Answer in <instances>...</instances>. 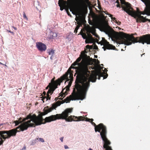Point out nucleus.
I'll return each instance as SVG.
<instances>
[{
  "label": "nucleus",
  "instance_id": "obj_1",
  "mask_svg": "<svg viewBox=\"0 0 150 150\" xmlns=\"http://www.w3.org/2000/svg\"><path fill=\"white\" fill-rule=\"evenodd\" d=\"M122 10L129 15L136 19L137 23L150 22V0H120ZM126 45H129L132 43H145L150 44V34L143 35L136 38L133 34L129 35L122 32L118 35Z\"/></svg>",
  "mask_w": 150,
  "mask_h": 150
},
{
  "label": "nucleus",
  "instance_id": "obj_2",
  "mask_svg": "<svg viewBox=\"0 0 150 150\" xmlns=\"http://www.w3.org/2000/svg\"><path fill=\"white\" fill-rule=\"evenodd\" d=\"M56 107L55 104H53L52 106L50 108L48 106L45 107L43 110V112H41L38 116H36L35 114L33 115H27L26 118L23 119L22 122H23L17 127V129H19L21 131H23L27 130L29 127L41 125L43 123L42 122L44 120V123L47 122L45 121V119H43L42 116L47 114L54 109H55Z\"/></svg>",
  "mask_w": 150,
  "mask_h": 150
},
{
  "label": "nucleus",
  "instance_id": "obj_3",
  "mask_svg": "<svg viewBox=\"0 0 150 150\" xmlns=\"http://www.w3.org/2000/svg\"><path fill=\"white\" fill-rule=\"evenodd\" d=\"M85 57L81 54L71 66L72 68L76 69L77 74L76 82L78 81L79 83L85 82L88 79L90 73L88 68L89 61Z\"/></svg>",
  "mask_w": 150,
  "mask_h": 150
},
{
  "label": "nucleus",
  "instance_id": "obj_4",
  "mask_svg": "<svg viewBox=\"0 0 150 150\" xmlns=\"http://www.w3.org/2000/svg\"><path fill=\"white\" fill-rule=\"evenodd\" d=\"M73 109L72 108H68L65 110L61 114L52 115L50 116L47 117L45 118V121L47 122H50L57 120L62 119L65 120L66 121L70 122L72 121H83L85 119H86V121L91 122V121H93V119L85 118L82 116L76 117L74 115H70L69 116L70 113L72 112Z\"/></svg>",
  "mask_w": 150,
  "mask_h": 150
},
{
  "label": "nucleus",
  "instance_id": "obj_5",
  "mask_svg": "<svg viewBox=\"0 0 150 150\" xmlns=\"http://www.w3.org/2000/svg\"><path fill=\"white\" fill-rule=\"evenodd\" d=\"M76 84L75 85V88H74L73 92L71 95H70L69 97H67L64 100V102L66 103H69L71 100H73L74 98L77 96L79 99L82 100L85 98L86 95L88 91H85L83 89V83H79L78 81L76 82L75 81ZM61 103L60 101H58L56 103H53L55 104L57 106H59L61 103Z\"/></svg>",
  "mask_w": 150,
  "mask_h": 150
},
{
  "label": "nucleus",
  "instance_id": "obj_6",
  "mask_svg": "<svg viewBox=\"0 0 150 150\" xmlns=\"http://www.w3.org/2000/svg\"><path fill=\"white\" fill-rule=\"evenodd\" d=\"M104 68L100 66L98 67H93L92 69H94L95 70L92 71V73L91 75L89 73V76L88 79L85 82L83 83V89L85 91H88L90 86V81L94 82L96 81L97 79V76H98V79H100L101 77H103V79H105L107 78L108 74H106L105 76V71L102 72L101 70L103 71V69Z\"/></svg>",
  "mask_w": 150,
  "mask_h": 150
},
{
  "label": "nucleus",
  "instance_id": "obj_7",
  "mask_svg": "<svg viewBox=\"0 0 150 150\" xmlns=\"http://www.w3.org/2000/svg\"><path fill=\"white\" fill-rule=\"evenodd\" d=\"M20 131V129H17V127L9 130L0 131V139L4 141L6 139H9L12 136H15L17 132Z\"/></svg>",
  "mask_w": 150,
  "mask_h": 150
},
{
  "label": "nucleus",
  "instance_id": "obj_8",
  "mask_svg": "<svg viewBox=\"0 0 150 150\" xmlns=\"http://www.w3.org/2000/svg\"><path fill=\"white\" fill-rule=\"evenodd\" d=\"M107 129L103 132H101L100 134L101 137L104 142L103 147L105 150H112L109 145L111 144L110 142L107 137Z\"/></svg>",
  "mask_w": 150,
  "mask_h": 150
},
{
  "label": "nucleus",
  "instance_id": "obj_9",
  "mask_svg": "<svg viewBox=\"0 0 150 150\" xmlns=\"http://www.w3.org/2000/svg\"><path fill=\"white\" fill-rule=\"evenodd\" d=\"M68 73H67L65 74L60 78L58 79L55 81H54L55 77H54L51 80L50 83H51L53 86V90H55L57 87L58 85H60L61 82H62L63 80L67 78Z\"/></svg>",
  "mask_w": 150,
  "mask_h": 150
},
{
  "label": "nucleus",
  "instance_id": "obj_10",
  "mask_svg": "<svg viewBox=\"0 0 150 150\" xmlns=\"http://www.w3.org/2000/svg\"><path fill=\"white\" fill-rule=\"evenodd\" d=\"M99 44H100L101 45H103L104 46L102 47L104 51H105L106 49L108 50H115V46L109 44L104 38H102V40L98 42Z\"/></svg>",
  "mask_w": 150,
  "mask_h": 150
},
{
  "label": "nucleus",
  "instance_id": "obj_11",
  "mask_svg": "<svg viewBox=\"0 0 150 150\" xmlns=\"http://www.w3.org/2000/svg\"><path fill=\"white\" fill-rule=\"evenodd\" d=\"M91 123L92 125L95 127V130L96 132H98L100 133L101 132H103L107 129L106 127L105 126L103 123H100L98 125H96V124L91 121Z\"/></svg>",
  "mask_w": 150,
  "mask_h": 150
},
{
  "label": "nucleus",
  "instance_id": "obj_12",
  "mask_svg": "<svg viewBox=\"0 0 150 150\" xmlns=\"http://www.w3.org/2000/svg\"><path fill=\"white\" fill-rule=\"evenodd\" d=\"M36 47L40 52L45 51L47 49V46L45 44L41 42L36 43Z\"/></svg>",
  "mask_w": 150,
  "mask_h": 150
},
{
  "label": "nucleus",
  "instance_id": "obj_13",
  "mask_svg": "<svg viewBox=\"0 0 150 150\" xmlns=\"http://www.w3.org/2000/svg\"><path fill=\"white\" fill-rule=\"evenodd\" d=\"M72 68L71 67L68 70L67 72H66V73L65 74H66L67 73H68V75L69 74V78H70V79H71V80H72L73 79V74L72 72L71 71V68ZM65 79L67 80V81H69V79L68 78V76H67V78Z\"/></svg>",
  "mask_w": 150,
  "mask_h": 150
},
{
  "label": "nucleus",
  "instance_id": "obj_14",
  "mask_svg": "<svg viewBox=\"0 0 150 150\" xmlns=\"http://www.w3.org/2000/svg\"><path fill=\"white\" fill-rule=\"evenodd\" d=\"M87 38L85 40V42L86 43H89L92 42L94 39L91 34L88 33L87 34Z\"/></svg>",
  "mask_w": 150,
  "mask_h": 150
},
{
  "label": "nucleus",
  "instance_id": "obj_15",
  "mask_svg": "<svg viewBox=\"0 0 150 150\" xmlns=\"http://www.w3.org/2000/svg\"><path fill=\"white\" fill-rule=\"evenodd\" d=\"M60 5H59L60 7H61V6H62L64 8H68L70 7V6L69 5L67 2L66 1L63 0L61 1L60 2Z\"/></svg>",
  "mask_w": 150,
  "mask_h": 150
},
{
  "label": "nucleus",
  "instance_id": "obj_16",
  "mask_svg": "<svg viewBox=\"0 0 150 150\" xmlns=\"http://www.w3.org/2000/svg\"><path fill=\"white\" fill-rule=\"evenodd\" d=\"M53 87L52 85H51V83H49L48 85L46 88V89H48V88H49V89L47 91V93H50V95H51L52 94L53 91L55 90H53L54 89L53 88H54Z\"/></svg>",
  "mask_w": 150,
  "mask_h": 150
},
{
  "label": "nucleus",
  "instance_id": "obj_17",
  "mask_svg": "<svg viewBox=\"0 0 150 150\" xmlns=\"http://www.w3.org/2000/svg\"><path fill=\"white\" fill-rule=\"evenodd\" d=\"M89 50H88L87 49L86 50H85L83 51H82L81 52V55H82L83 56H85L86 58L88 59L89 60V58H90L89 56H88L86 54V53H87Z\"/></svg>",
  "mask_w": 150,
  "mask_h": 150
},
{
  "label": "nucleus",
  "instance_id": "obj_18",
  "mask_svg": "<svg viewBox=\"0 0 150 150\" xmlns=\"http://www.w3.org/2000/svg\"><path fill=\"white\" fill-rule=\"evenodd\" d=\"M91 33L93 35L96 37L95 39L97 43H98L99 40L100 39L99 35L95 32H92Z\"/></svg>",
  "mask_w": 150,
  "mask_h": 150
},
{
  "label": "nucleus",
  "instance_id": "obj_19",
  "mask_svg": "<svg viewBox=\"0 0 150 150\" xmlns=\"http://www.w3.org/2000/svg\"><path fill=\"white\" fill-rule=\"evenodd\" d=\"M105 30L106 33L109 34H111L112 33V31L113 30L112 29L110 28V27L109 28H105Z\"/></svg>",
  "mask_w": 150,
  "mask_h": 150
},
{
  "label": "nucleus",
  "instance_id": "obj_20",
  "mask_svg": "<svg viewBox=\"0 0 150 150\" xmlns=\"http://www.w3.org/2000/svg\"><path fill=\"white\" fill-rule=\"evenodd\" d=\"M47 52L49 55H52V56L54 55V50L53 49H48L47 50Z\"/></svg>",
  "mask_w": 150,
  "mask_h": 150
},
{
  "label": "nucleus",
  "instance_id": "obj_21",
  "mask_svg": "<svg viewBox=\"0 0 150 150\" xmlns=\"http://www.w3.org/2000/svg\"><path fill=\"white\" fill-rule=\"evenodd\" d=\"M49 94H50V93H48L47 92V96H46H46H45V97H44L42 99V100L43 101V103H44V100L46 98V100H48V99H50V98H51V97H50V95H49Z\"/></svg>",
  "mask_w": 150,
  "mask_h": 150
},
{
  "label": "nucleus",
  "instance_id": "obj_22",
  "mask_svg": "<svg viewBox=\"0 0 150 150\" xmlns=\"http://www.w3.org/2000/svg\"><path fill=\"white\" fill-rule=\"evenodd\" d=\"M80 34L84 39H86V40L87 39V36L86 33H83V32H81Z\"/></svg>",
  "mask_w": 150,
  "mask_h": 150
},
{
  "label": "nucleus",
  "instance_id": "obj_23",
  "mask_svg": "<svg viewBox=\"0 0 150 150\" xmlns=\"http://www.w3.org/2000/svg\"><path fill=\"white\" fill-rule=\"evenodd\" d=\"M64 93H63L62 94H61L58 97V98H56L55 99V100L56 101L57 100V99H60L61 100H62V99H61V98H60V96H61V97H63V96L64 95Z\"/></svg>",
  "mask_w": 150,
  "mask_h": 150
},
{
  "label": "nucleus",
  "instance_id": "obj_24",
  "mask_svg": "<svg viewBox=\"0 0 150 150\" xmlns=\"http://www.w3.org/2000/svg\"><path fill=\"white\" fill-rule=\"evenodd\" d=\"M86 48L87 49L89 50V49H92L93 48V46H90L89 45H87L86 46Z\"/></svg>",
  "mask_w": 150,
  "mask_h": 150
},
{
  "label": "nucleus",
  "instance_id": "obj_25",
  "mask_svg": "<svg viewBox=\"0 0 150 150\" xmlns=\"http://www.w3.org/2000/svg\"><path fill=\"white\" fill-rule=\"evenodd\" d=\"M21 122V121H19V120H16V121H14V123H15L16 125H18Z\"/></svg>",
  "mask_w": 150,
  "mask_h": 150
},
{
  "label": "nucleus",
  "instance_id": "obj_26",
  "mask_svg": "<svg viewBox=\"0 0 150 150\" xmlns=\"http://www.w3.org/2000/svg\"><path fill=\"white\" fill-rule=\"evenodd\" d=\"M79 28V26H78V25H77L76 27V28H75V30H74V32L75 33H77V30Z\"/></svg>",
  "mask_w": 150,
  "mask_h": 150
},
{
  "label": "nucleus",
  "instance_id": "obj_27",
  "mask_svg": "<svg viewBox=\"0 0 150 150\" xmlns=\"http://www.w3.org/2000/svg\"><path fill=\"white\" fill-rule=\"evenodd\" d=\"M37 140H38L39 141L41 142H44V139H42V138H37Z\"/></svg>",
  "mask_w": 150,
  "mask_h": 150
},
{
  "label": "nucleus",
  "instance_id": "obj_28",
  "mask_svg": "<svg viewBox=\"0 0 150 150\" xmlns=\"http://www.w3.org/2000/svg\"><path fill=\"white\" fill-rule=\"evenodd\" d=\"M93 48L95 50L98 49V46L95 44L94 45Z\"/></svg>",
  "mask_w": 150,
  "mask_h": 150
},
{
  "label": "nucleus",
  "instance_id": "obj_29",
  "mask_svg": "<svg viewBox=\"0 0 150 150\" xmlns=\"http://www.w3.org/2000/svg\"><path fill=\"white\" fill-rule=\"evenodd\" d=\"M23 17L24 18L26 19L27 20H28V18L26 16L25 12L23 13Z\"/></svg>",
  "mask_w": 150,
  "mask_h": 150
},
{
  "label": "nucleus",
  "instance_id": "obj_30",
  "mask_svg": "<svg viewBox=\"0 0 150 150\" xmlns=\"http://www.w3.org/2000/svg\"><path fill=\"white\" fill-rule=\"evenodd\" d=\"M112 20L115 23L117 22V19L115 17H114V18L113 17V18H112Z\"/></svg>",
  "mask_w": 150,
  "mask_h": 150
},
{
  "label": "nucleus",
  "instance_id": "obj_31",
  "mask_svg": "<svg viewBox=\"0 0 150 150\" xmlns=\"http://www.w3.org/2000/svg\"><path fill=\"white\" fill-rule=\"evenodd\" d=\"M69 86H67L66 87V91H68L69 90Z\"/></svg>",
  "mask_w": 150,
  "mask_h": 150
},
{
  "label": "nucleus",
  "instance_id": "obj_32",
  "mask_svg": "<svg viewBox=\"0 0 150 150\" xmlns=\"http://www.w3.org/2000/svg\"><path fill=\"white\" fill-rule=\"evenodd\" d=\"M117 24L118 25H120L121 24V22H120V21H119L118 20H117V22H116Z\"/></svg>",
  "mask_w": 150,
  "mask_h": 150
},
{
  "label": "nucleus",
  "instance_id": "obj_33",
  "mask_svg": "<svg viewBox=\"0 0 150 150\" xmlns=\"http://www.w3.org/2000/svg\"><path fill=\"white\" fill-rule=\"evenodd\" d=\"M72 81V80H70V81L69 82V83L68 86H69V87H70L71 85Z\"/></svg>",
  "mask_w": 150,
  "mask_h": 150
},
{
  "label": "nucleus",
  "instance_id": "obj_34",
  "mask_svg": "<svg viewBox=\"0 0 150 150\" xmlns=\"http://www.w3.org/2000/svg\"><path fill=\"white\" fill-rule=\"evenodd\" d=\"M4 142V140H1L0 141V146L2 144H3V143Z\"/></svg>",
  "mask_w": 150,
  "mask_h": 150
},
{
  "label": "nucleus",
  "instance_id": "obj_35",
  "mask_svg": "<svg viewBox=\"0 0 150 150\" xmlns=\"http://www.w3.org/2000/svg\"><path fill=\"white\" fill-rule=\"evenodd\" d=\"M116 6L117 7H119L120 8V5L119 4V2H118V4H117V5H116Z\"/></svg>",
  "mask_w": 150,
  "mask_h": 150
},
{
  "label": "nucleus",
  "instance_id": "obj_36",
  "mask_svg": "<svg viewBox=\"0 0 150 150\" xmlns=\"http://www.w3.org/2000/svg\"><path fill=\"white\" fill-rule=\"evenodd\" d=\"M67 14L69 16H71L70 13L69 12L68 9L67 11Z\"/></svg>",
  "mask_w": 150,
  "mask_h": 150
},
{
  "label": "nucleus",
  "instance_id": "obj_37",
  "mask_svg": "<svg viewBox=\"0 0 150 150\" xmlns=\"http://www.w3.org/2000/svg\"><path fill=\"white\" fill-rule=\"evenodd\" d=\"M63 137H62L60 138V140L62 142H63Z\"/></svg>",
  "mask_w": 150,
  "mask_h": 150
},
{
  "label": "nucleus",
  "instance_id": "obj_38",
  "mask_svg": "<svg viewBox=\"0 0 150 150\" xmlns=\"http://www.w3.org/2000/svg\"><path fill=\"white\" fill-rule=\"evenodd\" d=\"M64 147L65 149H67L69 148L68 147L67 145H65Z\"/></svg>",
  "mask_w": 150,
  "mask_h": 150
},
{
  "label": "nucleus",
  "instance_id": "obj_39",
  "mask_svg": "<svg viewBox=\"0 0 150 150\" xmlns=\"http://www.w3.org/2000/svg\"><path fill=\"white\" fill-rule=\"evenodd\" d=\"M12 27L15 30H17V28L16 27H14V26H12Z\"/></svg>",
  "mask_w": 150,
  "mask_h": 150
},
{
  "label": "nucleus",
  "instance_id": "obj_40",
  "mask_svg": "<svg viewBox=\"0 0 150 150\" xmlns=\"http://www.w3.org/2000/svg\"><path fill=\"white\" fill-rule=\"evenodd\" d=\"M62 6H61V7H60V9L62 11V10L64 8L63 7L62 8Z\"/></svg>",
  "mask_w": 150,
  "mask_h": 150
},
{
  "label": "nucleus",
  "instance_id": "obj_41",
  "mask_svg": "<svg viewBox=\"0 0 150 150\" xmlns=\"http://www.w3.org/2000/svg\"><path fill=\"white\" fill-rule=\"evenodd\" d=\"M26 149V147L25 146H24L23 148L21 150H25Z\"/></svg>",
  "mask_w": 150,
  "mask_h": 150
},
{
  "label": "nucleus",
  "instance_id": "obj_42",
  "mask_svg": "<svg viewBox=\"0 0 150 150\" xmlns=\"http://www.w3.org/2000/svg\"><path fill=\"white\" fill-rule=\"evenodd\" d=\"M43 94H44V96H45L46 94V92L45 91H44L43 92Z\"/></svg>",
  "mask_w": 150,
  "mask_h": 150
},
{
  "label": "nucleus",
  "instance_id": "obj_43",
  "mask_svg": "<svg viewBox=\"0 0 150 150\" xmlns=\"http://www.w3.org/2000/svg\"><path fill=\"white\" fill-rule=\"evenodd\" d=\"M112 15H111V14H110V16L111 17V19H112V18H113V17H112Z\"/></svg>",
  "mask_w": 150,
  "mask_h": 150
},
{
  "label": "nucleus",
  "instance_id": "obj_44",
  "mask_svg": "<svg viewBox=\"0 0 150 150\" xmlns=\"http://www.w3.org/2000/svg\"><path fill=\"white\" fill-rule=\"evenodd\" d=\"M65 95H65V94H64V95H63V96H64V97H63V98H62V97H61V98H61V99H62L63 98H64V97H65Z\"/></svg>",
  "mask_w": 150,
  "mask_h": 150
},
{
  "label": "nucleus",
  "instance_id": "obj_45",
  "mask_svg": "<svg viewBox=\"0 0 150 150\" xmlns=\"http://www.w3.org/2000/svg\"><path fill=\"white\" fill-rule=\"evenodd\" d=\"M65 95H65V94H64V95H63V96H64V97H63V98H62V97H61V98H61V99H62L63 98H64V97H65Z\"/></svg>",
  "mask_w": 150,
  "mask_h": 150
},
{
  "label": "nucleus",
  "instance_id": "obj_46",
  "mask_svg": "<svg viewBox=\"0 0 150 150\" xmlns=\"http://www.w3.org/2000/svg\"><path fill=\"white\" fill-rule=\"evenodd\" d=\"M75 20L77 21H78V20H79V18H76Z\"/></svg>",
  "mask_w": 150,
  "mask_h": 150
},
{
  "label": "nucleus",
  "instance_id": "obj_47",
  "mask_svg": "<svg viewBox=\"0 0 150 150\" xmlns=\"http://www.w3.org/2000/svg\"><path fill=\"white\" fill-rule=\"evenodd\" d=\"M0 64H1L2 65H4L5 66H6V64H2V63H1V62H0Z\"/></svg>",
  "mask_w": 150,
  "mask_h": 150
},
{
  "label": "nucleus",
  "instance_id": "obj_48",
  "mask_svg": "<svg viewBox=\"0 0 150 150\" xmlns=\"http://www.w3.org/2000/svg\"><path fill=\"white\" fill-rule=\"evenodd\" d=\"M50 59L51 60H52L53 59L52 56V55H51V56L50 57Z\"/></svg>",
  "mask_w": 150,
  "mask_h": 150
},
{
  "label": "nucleus",
  "instance_id": "obj_49",
  "mask_svg": "<svg viewBox=\"0 0 150 150\" xmlns=\"http://www.w3.org/2000/svg\"><path fill=\"white\" fill-rule=\"evenodd\" d=\"M13 35H14V33L13 32H12L11 31V33Z\"/></svg>",
  "mask_w": 150,
  "mask_h": 150
},
{
  "label": "nucleus",
  "instance_id": "obj_50",
  "mask_svg": "<svg viewBox=\"0 0 150 150\" xmlns=\"http://www.w3.org/2000/svg\"><path fill=\"white\" fill-rule=\"evenodd\" d=\"M7 31L8 32H9V33H10L11 32V31L10 30H7Z\"/></svg>",
  "mask_w": 150,
  "mask_h": 150
},
{
  "label": "nucleus",
  "instance_id": "obj_51",
  "mask_svg": "<svg viewBox=\"0 0 150 150\" xmlns=\"http://www.w3.org/2000/svg\"><path fill=\"white\" fill-rule=\"evenodd\" d=\"M4 124V123H1V124H0V126L3 125Z\"/></svg>",
  "mask_w": 150,
  "mask_h": 150
},
{
  "label": "nucleus",
  "instance_id": "obj_52",
  "mask_svg": "<svg viewBox=\"0 0 150 150\" xmlns=\"http://www.w3.org/2000/svg\"><path fill=\"white\" fill-rule=\"evenodd\" d=\"M104 69L105 70V71L106 72L108 71L106 69H105V68H104Z\"/></svg>",
  "mask_w": 150,
  "mask_h": 150
},
{
  "label": "nucleus",
  "instance_id": "obj_53",
  "mask_svg": "<svg viewBox=\"0 0 150 150\" xmlns=\"http://www.w3.org/2000/svg\"><path fill=\"white\" fill-rule=\"evenodd\" d=\"M89 150H93L92 149H91V148H89Z\"/></svg>",
  "mask_w": 150,
  "mask_h": 150
},
{
  "label": "nucleus",
  "instance_id": "obj_54",
  "mask_svg": "<svg viewBox=\"0 0 150 150\" xmlns=\"http://www.w3.org/2000/svg\"><path fill=\"white\" fill-rule=\"evenodd\" d=\"M116 2L117 3V4H118V3L119 2L118 1H117Z\"/></svg>",
  "mask_w": 150,
  "mask_h": 150
},
{
  "label": "nucleus",
  "instance_id": "obj_55",
  "mask_svg": "<svg viewBox=\"0 0 150 150\" xmlns=\"http://www.w3.org/2000/svg\"><path fill=\"white\" fill-rule=\"evenodd\" d=\"M61 93H62V92H61V93L59 94L60 95H61V94H61ZM63 93L65 94L64 93H62V94Z\"/></svg>",
  "mask_w": 150,
  "mask_h": 150
},
{
  "label": "nucleus",
  "instance_id": "obj_56",
  "mask_svg": "<svg viewBox=\"0 0 150 150\" xmlns=\"http://www.w3.org/2000/svg\"><path fill=\"white\" fill-rule=\"evenodd\" d=\"M70 11H72V10H72V9H71V8H70Z\"/></svg>",
  "mask_w": 150,
  "mask_h": 150
},
{
  "label": "nucleus",
  "instance_id": "obj_57",
  "mask_svg": "<svg viewBox=\"0 0 150 150\" xmlns=\"http://www.w3.org/2000/svg\"><path fill=\"white\" fill-rule=\"evenodd\" d=\"M119 29H121V28H119Z\"/></svg>",
  "mask_w": 150,
  "mask_h": 150
},
{
  "label": "nucleus",
  "instance_id": "obj_58",
  "mask_svg": "<svg viewBox=\"0 0 150 150\" xmlns=\"http://www.w3.org/2000/svg\"><path fill=\"white\" fill-rule=\"evenodd\" d=\"M119 29H121V28H119Z\"/></svg>",
  "mask_w": 150,
  "mask_h": 150
},
{
  "label": "nucleus",
  "instance_id": "obj_59",
  "mask_svg": "<svg viewBox=\"0 0 150 150\" xmlns=\"http://www.w3.org/2000/svg\"><path fill=\"white\" fill-rule=\"evenodd\" d=\"M119 29H121V28H119Z\"/></svg>",
  "mask_w": 150,
  "mask_h": 150
},
{
  "label": "nucleus",
  "instance_id": "obj_60",
  "mask_svg": "<svg viewBox=\"0 0 150 150\" xmlns=\"http://www.w3.org/2000/svg\"><path fill=\"white\" fill-rule=\"evenodd\" d=\"M143 55V54H142V55H141V56H142V55Z\"/></svg>",
  "mask_w": 150,
  "mask_h": 150
},
{
  "label": "nucleus",
  "instance_id": "obj_61",
  "mask_svg": "<svg viewBox=\"0 0 150 150\" xmlns=\"http://www.w3.org/2000/svg\"><path fill=\"white\" fill-rule=\"evenodd\" d=\"M101 65H103V64H101Z\"/></svg>",
  "mask_w": 150,
  "mask_h": 150
},
{
  "label": "nucleus",
  "instance_id": "obj_62",
  "mask_svg": "<svg viewBox=\"0 0 150 150\" xmlns=\"http://www.w3.org/2000/svg\"><path fill=\"white\" fill-rule=\"evenodd\" d=\"M21 119V118H20V119Z\"/></svg>",
  "mask_w": 150,
  "mask_h": 150
}]
</instances>
